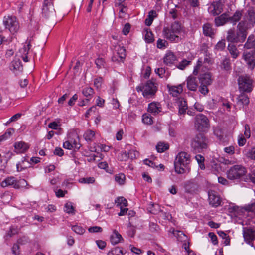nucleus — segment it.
I'll list each match as a JSON object with an SVG mask.
<instances>
[{
	"instance_id": "nucleus-1",
	"label": "nucleus",
	"mask_w": 255,
	"mask_h": 255,
	"mask_svg": "<svg viewBox=\"0 0 255 255\" xmlns=\"http://www.w3.org/2000/svg\"><path fill=\"white\" fill-rule=\"evenodd\" d=\"M190 155L185 152H180L176 156L174 162L175 172L180 174L190 170Z\"/></svg>"
},
{
	"instance_id": "nucleus-2",
	"label": "nucleus",
	"mask_w": 255,
	"mask_h": 255,
	"mask_svg": "<svg viewBox=\"0 0 255 255\" xmlns=\"http://www.w3.org/2000/svg\"><path fill=\"white\" fill-rule=\"evenodd\" d=\"M136 89L137 92H142V95L145 98H149L155 95L158 89V84L155 80H149L144 84L142 83L137 86Z\"/></svg>"
},
{
	"instance_id": "nucleus-3",
	"label": "nucleus",
	"mask_w": 255,
	"mask_h": 255,
	"mask_svg": "<svg viewBox=\"0 0 255 255\" xmlns=\"http://www.w3.org/2000/svg\"><path fill=\"white\" fill-rule=\"evenodd\" d=\"M248 32L247 31L238 24L237 31L233 29H229L227 32V40L232 43H242L245 41Z\"/></svg>"
},
{
	"instance_id": "nucleus-4",
	"label": "nucleus",
	"mask_w": 255,
	"mask_h": 255,
	"mask_svg": "<svg viewBox=\"0 0 255 255\" xmlns=\"http://www.w3.org/2000/svg\"><path fill=\"white\" fill-rule=\"evenodd\" d=\"M243 19L238 23L247 31L254 27L255 24V8L250 7L243 13Z\"/></svg>"
},
{
	"instance_id": "nucleus-5",
	"label": "nucleus",
	"mask_w": 255,
	"mask_h": 255,
	"mask_svg": "<svg viewBox=\"0 0 255 255\" xmlns=\"http://www.w3.org/2000/svg\"><path fill=\"white\" fill-rule=\"evenodd\" d=\"M208 139L203 134L199 133L193 139L191 147L195 152H201L204 149L207 148Z\"/></svg>"
},
{
	"instance_id": "nucleus-6",
	"label": "nucleus",
	"mask_w": 255,
	"mask_h": 255,
	"mask_svg": "<svg viewBox=\"0 0 255 255\" xmlns=\"http://www.w3.org/2000/svg\"><path fill=\"white\" fill-rule=\"evenodd\" d=\"M238 83L240 91L250 93L253 88V80L247 75L241 76L238 78Z\"/></svg>"
},
{
	"instance_id": "nucleus-7",
	"label": "nucleus",
	"mask_w": 255,
	"mask_h": 255,
	"mask_svg": "<svg viewBox=\"0 0 255 255\" xmlns=\"http://www.w3.org/2000/svg\"><path fill=\"white\" fill-rule=\"evenodd\" d=\"M53 0H44L42 9V16L48 19H53L56 16V12L53 4Z\"/></svg>"
},
{
	"instance_id": "nucleus-8",
	"label": "nucleus",
	"mask_w": 255,
	"mask_h": 255,
	"mask_svg": "<svg viewBox=\"0 0 255 255\" xmlns=\"http://www.w3.org/2000/svg\"><path fill=\"white\" fill-rule=\"evenodd\" d=\"M246 173L245 168L241 165H236L231 167L227 172V178L230 180L240 179Z\"/></svg>"
},
{
	"instance_id": "nucleus-9",
	"label": "nucleus",
	"mask_w": 255,
	"mask_h": 255,
	"mask_svg": "<svg viewBox=\"0 0 255 255\" xmlns=\"http://www.w3.org/2000/svg\"><path fill=\"white\" fill-rule=\"evenodd\" d=\"M195 125L199 131H206L209 127V120L203 114L197 115L195 117Z\"/></svg>"
},
{
	"instance_id": "nucleus-10",
	"label": "nucleus",
	"mask_w": 255,
	"mask_h": 255,
	"mask_svg": "<svg viewBox=\"0 0 255 255\" xmlns=\"http://www.w3.org/2000/svg\"><path fill=\"white\" fill-rule=\"evenodd\" d=\"M3 23L5 28L8 29L12 34L16 33L19 29L18 22L14 16H8L7 18H5Z\"/></svg>"
},
{
	"instance_id": "nucleus-11",
	"label": "nucleus",
	"mask_w": 255,
	"mask_h": 255,
	"mask_svg": "<svg viewBox=\"0 0 255 255\" xmlns=\"http://www.w3.org/2000/svg\"><path fill=\"white\" fill-rule=\"evenodd\" d=\"M255 53L250 51H244L242 57L247 63L248 68L251 70L254 69L255 66Z\"/></svg>"
},
{
	"instance_id": "nucleus-12",
	"label": "nucleus",
	"mask_w": 255,
	"mask_h": 255,
	"mask_svg": "<svg viewBox=\"0 0 255 255\" xmlns=\"http://www.w3.org/2000/svg\"><path fill=\"white\" fill-rule=\"evenodd\" d=\"M116 53L112 57V60L116 62H123L126 57V49L124 47L117 46L115 47Z\"/></svg>"
},
{
	"instance_id": "nucleus-13",
	"label": "nucleus",
	"mask_w": 255,
	"mask_h": 255,
	"mask_svg": "<svg viewBox=\"0 0 255 255\" xmlns=\"http://www.w3.org/2000/svg\"><path fill=\"white\" fill-rule=\"evenodd\" d=\"M163 33L164 37L170 41L177 43L181 41V38L178 35L172 33L168 29V27L163 28Z\"/></svg>"
},
{
	"instance_id": "nucleus-14",
	"label": "nucleus",
	"mask_w": 255,
	"mask_h": 255,
	"mask_svg": "<svg viewBox=\"0 0 255 255\" xmlns=\"http://www.w3.org/2000/svg\"><path fill=\"white\" fill-rule=\"evenodd\" d=\"M208 199L209 204L213 207H217L220 205L221 199L214 191H209Z\"/></svg>"
},
{
	"instance_id": "nucleus-15",
	"label": "nucleus",
	"mask_w": 255,
	"mask_h": 255,
	"mask_svg": "<svg viewBox=\"0 0 255 255\" xmlns=\"http://www.w3.org/2000/svg\"><path fill=\"white\" fill-rule=\"evenodd\" d=\"M243 237L246 243L251 245L255 236V231L251 228H244Z\"/></svg>"
},
{
	"instance_id": "nucleus-16",
	"label": "nucleus",
	"mask_w": 255,
	"mask_h": 255,
	"mask_svg": "<svg viewBox=\"0 0 255 255\" xmlns=\"http://www.w3.org/2000/svg\"><path fill=\"white\" fill-rule=\"evenodd\" d=\"M187 87L188 90L192 91H195L198 87V79L192 76H190L186 80Z\"/></svg>"
},
{
	"instance_id": "nucleus-17",
	"label": "nucleus",
	"mask_w": 255,
	"mask_h": 255,
	"mask_svg": "<svg viewBox=\"0 0 255 255\" xmlns=\"http://www.w3.org/2000/svg\"><path fill=\"white\" fill-rule=\"evenodd\" d=\"M11 185L13 186V187L16 189L20 187L19 184H17V182L15 179V178L13 176L6 178L1 183V186L3 188Z\"/></svg>"
},
{
	"instance_id": "nucleus-18",
	"label": "nucleus",
	"mask_w": 255,
	"mask_h": 255,
	"mask_svg": "<svg viewBox=\"0 0 255 255\" xmlns=\"http://www.w3.org/2000/svg\"><path fill=\"white\" fill-rule=\"evenodd\" d=\"M10 69L16 74H17L18 72H22L23 68L20 59L18 58L14 59L11 62Z\"/></svg>"
},
{
	"instance_id": "nucleus-19",
	"label": "nucleus",
	"mask_w": 255,
	"mask_h": 255,
	"mask_svg": "<svg viewBox=\"0 0 255 255\" xmlns=\"http://www.w3.org/2000/svg\"><path fill=\"white\" fill-rule=\"evenodd\" d=\"M177 103L179 108L178 114L179 115H184L188 108L186 101L183 98L180 97L178 99Z\"/></svg>"
},
{
	"instance_id": "nucleus-20",
	"label": "nucleus",
	"mask_w": 255,
	"mask_h": 255,
	"mask_svg": "<svg viewBox=\"0 0 255 255\" xmlns=\"http://www.w3.org/2000/svg\"><path fill=\"white\" fill-rule=\"evenodd\" d=\"M161 105L158 102H152L148 105V111L153 115H156L161 111Z\"/></svg>"
},
{
	"instance_id": "nucleus-21",
	"label": "nucleus",
	"mask_w": 255,
	"mask_h": 255,
	"mask_svg": "<svg viewBox=\"0 0 255 255\" xmlns=\"http://www.w3.org/2000/svg\"><path fill=\"white\" fill-rule=\"evenodd\" d=\"M14 147L18 153L25 152L29 147V145L23 141L15 142Z\"/></svg>"
},
{
	"instance_id": "nucleus-22",
	"label": "nucleus",
	"mask_w": 255,
	"mask_h": 255,
	"mask_svg": "<svg viewBox=\"0 0 255 255\" xmlns=\"http://www.w3.org/2000/svg\"><path fill=\"white\" fill-rule=\"evenodd\" d=\"M169 89L170 94L173 97H177L183 91L182 84H179L178 86H167Z\"/></svg>"
},
{
	"instance_id": "nucleus-23",
	"label": "nucleus",
	"mask_w": 255,
	"mask_h": 255,
	"mask_svg": "<svg viewBox=\"0 0 255 255\" xmlns=\"http://www.w3.org/2000/svg\"><path fill=\"white\" fill-rule=\"evenodd\" d=\"M201 84L210 85L212 82L211 75L210 73H205L202 74L199 78Z\"/></svg>"
},
{
	"instance_id": "nucleus-24",
	"label": "nucleus",
	"mask_w": 255,
	"mask_h": 255,
	"mask_svg": "<svg viewBox=\"0 0 255 255\" xmlns=\"http://www.w3.org/2000/svg\"><path fill=\"white\" fill-rule=\"evenodd\" d=\"M244 48L249 50V51L255 53V39L253 40V38L250 36L244 45Z\"/></svg>"
},
{
	"instance_id": "nucleus-25",
	"label": "nucleus",
	"mask_w": 255,
	"mask_h": 255,
	"mask_svg": "<svg viewBox=\"0 0 255 255\" xmlns=\"http://www.w3.org/2000/svg\"><path fill=\"white\" fill-rule=\"evenodd\" d=\"M176 60V56L171 51L167 52L164 57V62L166 65L172 64Z\"/></svg>"
},
{
	"instance_id": "nucleus-26",
	"label": "nucleus",
	"mask_w": 255,
	"mask_h": 255,
	"mask_svg": "<svg viewBox=\"0 0 255 255\" xmlns=\"http://www.w3.org/2000/svg\"><path fill=\"white\" fill-rule=\"evenodd\" d=\"M203 34L206 36L210 37L214 35L215 32L214 29L212 28L211 24L209 23H206L203 26Z\"/></svg>"
},
{
	"instance_id": "nucleus-27",
	"label": "nucleus",
	"mask_w": 255,
	"mask_h": 255,
	"mask_svg": "<svg viewBox=\"0 0 255 255\" xmlns=\"http://www.w3.org/2000/svg\"><path fill=\"white\" fill-rule=\"evenodd\" d=\"M237 102L239 106H246L249 103V98L247 95L241 94L237 97Z\"/></svg>"
},
{
	"instance_id": "nucleus-28",
	"label": "nucleus",
	"mask_w": 255,
	"mask_h": 255,
	"mask_svg": "<svg viewBox=\"0 0 255 255\" xmlns=\"http://www.w3.org/2000/svg\"><path fill=\"white\" fill-rule=\"evenodd\" d=\"M123 240L122 236L116 231L114 230L110 237V241L113 245H115Z\"/></svg>"
},
{
	"instance_id": "nucleus-29",
	"label": "nucleus",
	"mask_w": 255,
	"mask_h": 255,
	"mask_svg": "<svg viewBox=\"0 0 255 255\" xmlns=\"http://www.w3.org/2000/svg\"><path fill=\"white\" fill-rule=\"evenodd\" d=\"M228 50L233 59L237 58L239 56V50H238L236 46L233 44H229L228 46Z\"/></svg>"
},
{
	"instance_id": "nucleus-30",
	"label": "nucleus",
	"mask_w": 255,
	"mask_h": 255,
	"mask_svg": "<svg viewBox=\"0 0 255 255\" xmlns=\"http://www.w3.org/2000/svg\"><path fill=\"white\" fill-rule=\"evenodd\" d=\"M94 90L91 87H87L83 88L82 90V94L86 97V101L88 102L89 100L92 97L94 94Z\"/></svg>"
},
{
	"instance_id": "nucleus-31",
	"label": "nucleus",
	"mask_w": 255,
	"mask_h": 255,
	"mask_svg": "<svg viewBox=\"0 0 255 255\" xmlns=\"http://www.w3.org/2000/svg\"><path fill=\"white\" fill-rule=\"evenodd\" d=\"M227 21H229V17L225 14H222L215 19V24L217 26L223 25Z\"/></svg>"
},
{
	"instance_id": "nucleus-32",
	"label": "nucleus",
	"mask_w": 255,
	"mask_h": 255,
	"mask_svg": "<svg viewBox=\"0 0 255 255\" xmlns=\"http://www.w3.org/2000/svg\"><path fill=\"white\" fill-rule=\"evenodd\" d=\"M168 29L172 31V33L178 35L181 31V27L178 22L175 21L173 23L171 26L168 27Z\"/></svg>"
},
{
	"instance_id": "nucleus-33",
	"label": "nucleus",
	"mask_w": 255,
	"mask_h": 255,
	"mask_svg": "<svg viewBox=\"0 0 255 255\" xmlns=\"http://www.w3.org/2000/svg\"><path fill=\"white\" fill-rule=\"evenodd\" d=\"M213 9L211 10V13L213 15H218L222 11V5L221 2H214L213 5Z\"/></svg>"
},
{
	"instance_id": "nucleus-34",
	"label": "nucleus",
	"mask_w": 255,
	"mask_h": 255,
	"mask_svg": "<svg viewBox=\"0 0 255 255\" xmlns=\"http://www.w3.org/2000/svg\"><path fill=\"white\" fill-rule=\"evenodd\" d=\"M242 16H243V13L241 11H236L232 16L229 17V22L235 24L236 22L241 19Z\"/></svg>"
},
{
	"instance_id": "nucleus-35",
	"label": "nucleus",
	"mask_w": 255,
	"mask_h": 255,
	"mask_svg": "<svg viewBox=\"0 0 255 255\" xmlns=\"http://www.w3.org/2000/svg\"><path fill=\"white\" fill-rule=\"evenodd\" d=\"M31 45L30 44V42H28L27 44V45H25L23 48H22L21 49V52L23 54V55L22 56V59L23 60L27 62L28 61V59L27 55L28 54V52L29 49H30Z\"/></svg>"
},
{
	"instance_id": "nucleus-36",
	"label": "nucleus",
	"mask_w": 255,
	"mask_h": 255,
	"mask_svg": "<svg viewBox=\"0 0 255 255\" xmlns=\"http://www.w3.org/2000/svg\"><path fill=\"white\" fill-rule=\"evenodd\" d=\"M124 254L122 248L119 247H116L112 249L108 253L107 255H123Z\"/></svg>"
},
{
	"instance_id": "nucleus-37",
	"label": "nucleus",
	"mask_w": 255,
	"mask_h": 255,
	"mask_svg": "<svg viewBox=\"0 0 255 255\" xmlns=\"http://www.w3.org/2000/svg\"><path fill=\"white\" fill-rule=\"evenodd\" d=\"M221 68L227 71H230L231 69L230 59L228 58H225L221 63Z\"/></svg>"
},
{
	"instance_id": "nucleus-38",
	"label": "nucleus",
	"mask_w": 255,
	"mask_h": 255,
	"mask_svg": "<svg viewBox=\"0 0 255 255\" xmlns=\"http://www.w3.org/2000/svg\"><path fill=\"white\" fill-rule=\"evenodd\" d=\"M64 211L68 214H75L74 207L73 206V204L71 202L66 203L64 205Z\"/></svg>"
},
{
	"instance_id": "nucleus-39",
	"label": "nucleus",
	"mask_w": 255,
	"mask_h": 255,
	"mask_svg": "<svg viewBox=\"0 0 255 255\" xmlns=\"http://www.w3.org/2000/svg\"><path fill=\"white\" fill-rule=\"evenodd\" d=\"M115 203H117V206L118 207H120L121 206H122V207H126L128 205L127 200L123 197L117 198L115 200Z\"/></svg>"
},
{
	"instance_id": "nucleus-40",
	"label": "nucleus",
	"mask_w": 255,
	"mask_h": 255,
	"mask_svg": "<svg viewBox=\"0 0 255 255\" xmlns=\"http://www.w3.org/2000/svg\"><path fill=\"white\" fill-rule=\"evenodd\" d=\"M13 128H9L8 129L4 134L0 136V142L9 138L12 134V131H13Z\"/></svg>"
},
{
	"instance_id": "nucleus-41",
	"label": "nucleus",
	"mask_w": 255,
	"mask_h": 255,
	"mask_svg": "<svg viewBox=\"0 0 255 255\" xmlns=\"http://www.w3.org/2000/svg\"><path fill=\"white\" fill-rule=\"evenodd\" d=\"M195 159L196 160V161H197L200 168L202 170L204 169H205V165L204 164V157L200 154H198L195 156Z\"/></svg>"
},
{
	"instance_id": "nucleus-42",
	"label": "nucleus",
	"mask_w": 255,
	"mask_h": 255,
	"mask_svg": "<svg viewBox=\"0 0 255 255\" xmlns=\"http://www.w3.org/2000/svg\"><path fill=\"white\" fill-rule=\"evenodd\" d=\"M156 149L158 152L162 153L168 149L169 146L167 144H164V143L159 142L156 145Z\"/></svg>"
},
{
	"instance_id": "nucleus-43",
	"label": "nucleus",
	"mask_w": 255,
	"mask_h": 255,
	"mask_svg": "<svg viewBox=\"0 0 255 255\" xmlns=\"http://www.w3.org/2000/svg\"><path fill=\"white\" fill-rule=\"evenodd\" d=\"M115 181L119 184H123L125 180V176L123 173L116 174L115 177Z\"/></svg>"
},
{
	"instance_id": "nucleus-44",
	"label": "nucleus",
	"mask_w": 255,
	"mask_h": 255,
	"mask_svg": "<svg viewBox=\"0 0 255 255\" xmlns=\"http://www.w3.org/2000/svg\"><path fill=\"white\" fill-rule=\"evenodd\" d=\"M94 135L95 132L91 130H87L84 134L85 139L88 141H91Z\"/></svg>"
},
{
	"instance_id": "nucleus-45",
	"label": "nucleus",
	"mask_w": 255,
	"mask_h": 255,
	"mask_svg": "<svg viewBox=\"0 0 255 255\" xmlns=\"http://www.w3.org/2000/svg\"><path fill=\"white\" fill-rule=\"evenodd\" d=\"M72 230L76 233L82 235L85 232V230L81 226L78 225H74L72 227Z\"/></svg>"
},
{
	"instance_id": "nucleus-46",
	"label": "nucleus",
	"mask_w": 255,
	"mask_h": 255,
	"mask_svg": "<svg viewBox=\"0 0 255 255\" xmlns=\"http://www.w3.org/2000/svg\"><path fill=\"white\" fill-rule=\"evenodd\" d=\"M142 122L147 125H151L152 123V120L151 117L147 114L143 115Z\"/></svg>"
},
{
	"instance_id": "nucleus-47",
	"label": "nucleus",
	"mask_w": 255,
	"mask_h": 255,
	"mask_svg": "<svg viewBox=\"0 0 255 255\" xmlns=\"http://www.w3.org/2000/svg\"><path fill=\"white\" fill-rule=\"evenodd\" d=\"M95 64L98 68L100 69L102 67H104L105 62L102 58H98L95 60Z\"/></svg>"
},
{
	"instance_id": "nucleus-48",
	"label": "nucleus",
	"mask_w": 255,
	"mask_h": 255,
	"mask_svg": "<svg viewBox=\"0 0 255 255\" xmlns=\"http://www.w3.org/2000/svg\"><path fill=\"white\" fill-rule=\"evenodd\" d=\"M159 206L158 204H152L148 207V209L151 213L156 214L157 213Z\"/></svg>"
},
{
	"instance_id": "nucleus-49",
	"label": "nucleus",
	"mask_w": 255,
	"mask_h": 255,
	"mask_svg": "<svg viewBox=\"0 0 255 255\" xmlns=\"http://www.w3.org/2000/svg\"><path fill=\"white\" fill-rule=\"evenodd\" d=\"M159 206L158 204H152L148 207V209L151 213L156 214L157 213Z\"/></svg>"
},
{
	"instance_id": "nucleus-50",
	"label": "nucleus",
	"mask_w": 255,
	"mask_h": 255,
	"mask_svg": "<svg viewBox=\"0 0 255 255\" xmlns=\"http://www.w3.org/2000/svg\"><path fill=\"white\" fill-rule=\"evenodd\" d=\"M191 63V61H188L186 59H184L179 63L177 67L181 70H183L184 68Z\"/></svg>"
},
{
	"instance_id": "nucleus-51",
	"label": "nucleus",
	"mask_w": 255,
	"mask_h": 255,
	"mask_svg": "<svg viewBox=\"0 0 255 255\" xmlns=\"http://www.w3.org/2000/svg\"><path fill=\"white\" fill-rule=\"evenodd\" d=\"M145 40L148 43H152L154 41L153 34L151 32H146V33L145 35Z\"/></svg>"
},
{
	"instance_id": "nucleus-52",
	"label": "nucleus",
	"mask_w": 255,
	"mask_h": 255,
	"mask_svg": "<svg viewBox=\"0 0 255 255\" xmlns=\"http://www.w3.org/2000/svg\"><path fill=\"white\" fill-rule=\"evenodd\" d=\"M139 156V152L134 150H130L128 152V158H130L131 159H135L137 158Z\"/></svg>"
},
{
	"instance_id": "nucleus-53",
	"label": "nucleus",
	"mask_w": 255,
	"mask_h": 255,
	"mask_svg": "<svg viewBox=\"0 0 255 255\" xmlns=\"http://www.w3.org/2000/svg\"><path fill=\"white\" fill-rule=\"evenodd\" d=\"M80 182L82 183H93L95 181L94 177L83 178L80 179Z\"/></svg>"
},
{
	"instance_id": "nucleus-54",
	"label": "nucleus",
	"mask_w": 255,
	"mask_h": 255,
	"mask_svg": "<svg viewBox=\"0 0 255 255\" xmlns=\"http://www.w3.org/2000/svg\"><path fill=\"white\" fill-rule=\"evenodd\" d=\"M208 86V85H207L201 84V85L199 88V91L204 95L207 94L209 92L208 89L207 88Z\"/></svg>"
},
{
	"instance_id": "nucleus-55",
	"label": "nucleus",
	"mask_w": 255,
	"mask_h": 255,
	"mask_svg": "<svg viewBox=\"0 0 255 255\" xmlns=\"http://www.w3.org/2000/svg\"><path fill=\"white\" fill-rule=\"evenodd\" d=\"M102 230V228L99 226L91 227L88 229V231L90 233L101 232Z\"/></svg>"
},
{
	"instance_id": "nucleus-56",
	"label": "nucleus",
	"mask_w": 255,
	"mask_h": 255,
	"mask_svg": "<svg viewBox=\"0 0 255 255\" xmlns=\"http://www.w3.org/2000/svg\"><path fill=\"white\" fill-rule=\"evenodd\" d=\"M225 47V40H222L218 42L216 44L215 47L216 49L219 50H223Z\"/></svg>"
},
{
	"instance_id": "nucleus-57",
	"label": "nucleus",
	"mask_w": 255,
	"mask_h": 255,
	"mask_svg": "<svg viewBox=\"0 0 255 255\" xmlns=\"http://www.w3.org/2000/svg\"><path fill=\"white\" fill-rule=\"evenodd\" d=\"M149 226V230L152 232H157L159 230L158 225L153 222H150Z\"/></svg>"
},
{
	"instance_id": "nucleus-58",
	"label": "nucleus",
	"mask_w": 255,
	"mask_h": 255,
	"mask_svg": "<svg viewBox=\"0 0 255 255\" xmlns=\"http://www.w3.org/2000/svg\"><path fill=\"white\" fill-rule=\"evenodd\" d=\"M203 63V61L201 58L198 59L197 63V65L195 67L193 70V74L194 75H197L198 73V69L200 68V66L202 65Z\"/></svg>"
},
{
	"instance_id": "nucleus-59",
	"label": "nucleus",
	"mask_w": 255,
	"mask_h": 255,
	"mask_svg": "<svg viewBox=\"0 0 255 255\" xmlns=\"http://www.w3.org/2000/svg\"><path fill=\"white\" fill-rule=\"evenodd\" d=\"M208 236L211 238L212 242L214 245H217L218 244L217 237L214 233H209Z\"/></svg>"
},
{
	"instance_id": "nucleus-60",
	"label": "nucleus",
	"mask_w": 255,
	"mask_h": 255,
	"mask_svg": "<svg viewBox=\"0 0 255 255\" xmlns=\"http://www.w3.org/2000/svg\"><path fill=\"white\" fill-rule=\"evenodd\" d=\"M21 114L20 113L16 114L15 115H13L10 119L7 121L6 125H8L11 122H14L17 121L20 117H21Z\"/></svg>"
},
{
	"instance_id": "nucleus-61",
	"label": "nucleus",
	"mask_w": 255,
	"mask_h": 255,
	"mask_svg": "<svg viewBox=\"0 0 255 255\" xmlns=\"http://www.w3.org/2000/svg\"><path fill=\"white\" fill-rule=\"evenodd\" d=\"M63 147L67 149H72L73 148L72 145V140H69L64 142L63 144Z\"/></svg>"
},
{
	"instance_id": "nucleus-62",
	"label": "nucleus",
	"mask_w": 255,
	"mask_h": 255,
	"mask_svg": "<svg viewBox=\"0 0 255 255\" xmlns=\"http://www.w3.org/2000/svg\"><path fill=\"white\" fill-rule=\"evenodd\" d=\"M165 43H167V42L165 40L159 39L157 41V46L160 49L165 48L166 47Z\"/></svg>"
},
{
	"instance_id": "nucleus-63",
	"label": "nucleus",
	"mask_w": 255,
	"mask_h": 255,
	"mask_svg": "<svg viewBox=\"0 0 255 255\" xmlns=\"http://www.w3.org/2000/svg\"><path fill=\"white\" fill-rule=\"evenodd\" d=\"M12 252L15 255H19L20 254L19 246L17 244H14L13 245Z\"/></svg>"
},
{
	"instance_id": "nucleus-64",
	"label": "nucleus",
	"mask_w": 255,
	"mask_h": 255,
	"mask_svg": "<svg viewBox=\"0 0 255 255\" xmlns=\"http://www.w3.org/2000/svg\"><path fill=\"white\" fill-rule=\"evenodd\" d=\"M246 142V140L242 135H241L240 136H239L238 143L240 146H243L245 144Z\"/></svg>"
}]
</instances>
